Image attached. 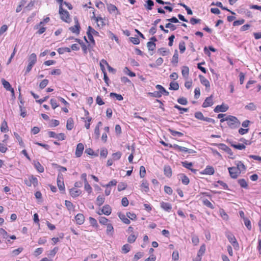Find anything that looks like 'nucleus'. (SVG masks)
Returning a JSON list of instances; mask_svg holds the SVG:
<instances>
[{"label":"nucleus","instance_id":"obj_1","mask_svg":"<svg viewBox=\"0 0 261 261\" xmlns=\"http://www.w3.org/2000/svg\"><path fill=\"white\" fill-rule=\"evenodd\" d=\"M226 121L228 126L231 129H235L240 127L241 123L239 119L235 116L228 115L224 118L220 119L221 123Z\"/></svg>","mask_w":261,"mask_h":261},{"label":"nucleus","instance_id":"obj_2","mask_svg":"<svg viewBox=\"0 0 261 261\" xmlns=\"http://www.w3.org/2000/svg\"><path fill=\"white\" fill-rule=\"evenodd\" d=\"M37 62V56L35 53L31 54L28 57V65L26 68L25 73H29L32 69L33 66Z\"/></svg>","mask_w":261,"mask_h":261},{"label":"nucleus","instance_id":"obj_3","mask_svg":"<svg viewBox=\"0 0 261 261\" xmlns=\"http://www.w3.org/2000/svg\"><path fill=\"white\" fill-rule=\"evenodd\" d=\"M59 13L60 15V18L63 21L67 23H70L71 22V19L69 12L63 9L62 5L59 6Z\"/></svg>","mask_w":261,"mask_h":261},{"label":"nucleus","instance_id":"obj_4","mask_svg":"<svg viewBox=\"0 0 261 261\" xmlns=\"http://www.w3.org/2000/svg\"><path fill=\"white\" fill-rule=\"evenodd\" d=\"M226 237H227L229 242L232 244L234 249L236 250H239V245L234 236L231 232H228L226 233Z\"/></svg>","mask_w":261,"mask_h":261},{"label":"nucleus","instance_id":"obj_5","mask_svg":"<svg viewBox=\"0 0 261 261\" xmlns=\"http://www.w3.org/2000/svg\"><path fill=\"white\" fill-rule=\"evenodd\" d=\"M57 186L62 193L65 192V187L64 182L63 175L61 173H59L57 179Z\"/></svg>","mask_w":261,"mask_h":261},{"label":"nucleus","instance_id":"obj_6","mask_svg":"<svg viewBox=\"0 0 261 261\" xmlns=\"http://www.w3.org/2000/svg\"><path fill=\"white\" fill-rule=\"evenodd\" d=\"M84 110L85 117L81 118L82 120L84 122L85 127L87 129H89L90 126V123L92 121V117L89 116V112L86 109Z\"/></svg>","mask_w":261,"mask_h":261},{"label":"nucleus","instance_id":"obj_7","mask_svg":"<svg viewBox=\"0 0 261 261\" xmlns=\"http://www.w3.org/2000/svg\"><path fill=\"white\" fill-rule=\"evenodd\" d=\"M112 213V208L109 204H106L99 210L97 212V214L101 215L104 214L107 216L110 215Z\"/></svg>","mask_w":261,"mask_h":261},{"label":"nucleus","instance_id":"obj_8","mask_svg":"<svg viewBox=\"0 0 261 261\" xmlns=\"http://www.w3.org/2000/svg\"><path fill=\"white\" fill-rule=\"evenodd\" d=\"M74 20L75 24L74 26L70 27L69 29L72 33L79 35L80 34L81 29L80 24L77 17H74Z\"/></svg>","mask_w":261,"mask_h":261},{"label":"nucleus","instance_id":"obj_9","mask_svg":"<svg viewBox=\"0 0 261 261\" xmlns=\"http://www.w3.org/2000/svg\"><path fill=\"white\" fill-rule=\"evenodd\" d=\"M228 170L230 177L233 179H236L240 174V171L237 167H229Z\"/></svg>","mask_w":261,"mask_h":261},{"label":"nucleus","instance_id":"obj_10","mask_svg":"<svg viewBox=\"0 0 261 261\" xmlns=\"http://www.w3.org/2000/svg\"><path fill=\"white\" fill-rule=\"evenodd\" d=\"M92 17V19L97 23V25L98 28H101L106 25L105 18H102L101 16H95L94 13Z\"/></svg>","mask_w":261,"mask_h":261},{"label":"nucleus","instance_id":"obj_11","mask_svg":"<svg viewBox=\"0 0 261 261\" xmlns=\"http://www.w3.org/2000/svg\"><path fill=\"white\" fill-rule=\"evenodd\" d=\"M84 150V145L82 143H79L77 144L75 151V155L76 158L81 157L83 153V151Z\"/></svg>","mask_w":261,"mask_h":261},{"label":"nucleus","instance_id":"obj_12","mask_svg":"<svg viewBox=\"0 0 261 261\" xmlns=\"http://www.w3.org/2000/svg\"><path fill=\"white\" fill-rule=\"evenodd\" d=\"M229 109L228 106L226 105L222 104L221 105H218L217 106L214 111L215 113H218V112H226Z\"/></svg>","mask_w":261,"mask_h":261},{"label":"nucleus","instance_id":"obj_13","mask_svg":"<svg viewBox=\"0 0 261 261\" xmlns=\"http://www.w3.org/2000/svg\"><path fill=\"white\" fill-rule=\"evenodd\" d=\"M74 220L77 224L82 225L84 223L85 218L83 214L79 213L75 215Z\"/></svg>","mask_w":261,"mask_h":261},{"label":"nucleus","instance_id":"obj_14","mask_svg":"<svg viewBox=\"0 0 261 261\" xmlns=\"http://www.w3.org/2000/svg\"><path fill=\"white\" fill-rule=\"evenodd\" d=\"M29 182H25V184H27V186L29 187H31L32 185H33L34 187H36L38 186V181L37 178L36 177L32 175L29 178Z\"/></svg>","mask_w":261,"mask_h":261},{"label":"nucleus","instance_id":"obj_15","mask_svg":"<svg viewBox=\"0 0 261 261\" xmlns=\"http://www.w3.org/2000/svg\"><path fill=\"white\" fill-rule=\"evenodd\" d=\"M213 104V95H211L210 96L206 98L202 105V107L203 108H207L212 106Z\"/></svg>","mask_w":261,"mask_h":261},{"label":"nucleus","instance_id":"obj_16","mask_svg":"<svg viewBox=\"0 0 261 261\" xmlns=\"http://www.w3.org/2000/svg\"><path fill=\"white\" fill-rule=\"evenodd\" d=\"M69 194L71 196L75 198L80 196L82 194V191L75 188H72L69 190Z\"/></svg>","mask_w":261,"mask_h":261},{"label":"nucleus","instance_id":"obj_17","mask_svg":"<svg viewBox=\"0 0 261 261\" xmlns=\"http://www.w3.org/2000/svg\"><path fill=\"white\" fill-rule=\"evenodd\" d=\"M199 78L200 80V81L201 83L204 85L206 88H210V84L209 81L205 78V77L202 75H199Z\"/></svg>","mask_w":261,"mask_h":261},{"label":"nucleus","instance_id":"obj_18","mask_svg":"<svg viewBox=\"0 0 261 261\" xmlns=\"http://www.w3.org/2000/svg\"><path fill=\"white\" fill-rule=\"evenodd\" d=\"M178 62V54L177 49L175 50L174 54L173 56L171 63L173 66H176Z\"/></svg>","mask_w":261,"mask_h":261},{"label":"nucleus","instance_id":"obj_19","mask_svg":"<svg viewBox=\"0 0 261 261\" xmlns=\"http://www.w3.org/2000/svg\"><path fill=\"white\" fill-rule=\"evenodd\" d=\"M214 172V168L212 166H207L201 173L203 174L213 175Z\"/></svg>","mask_w":261,"mask_h":261},{"label":"nucleus","instance_id":"obj_20","mask_svg":"<svg viewBox=\"0 0 261 261\" xmlns=\"http://www.w3.org/2000/svg\"><path fill=\"white\" fill-rule=\"evenodd\" d=\"M43 24V22H40L35 27V29H38L37 33L39 34H42L46 31V28L42 26Z\"/></svg>","mask_w":261,"mask_h":261},{"label":"nucleus","instance_id":"obj_21","mask_svg":"<svg viewBox=\"0 0 261 261\" xmlns=\"http://www.w3.org/2000/svg\"><path fill=\"white\" fill-rule=\"evenodd\" d=\"M104 130L105 132L102 134L101 139L102 142L106 143L107 141L108 134L109 133V127L108 126L105 127Z\"/></svg>","mask_w":261,"mask_h":261},{"label":"nucleus","instance_id":"obj_22","mask_svg":"<svg viewBox=\"0 0 261 261\" xmlns=\"http://www.w3.org/2000/svg\"><path fill=\"white\" fill-rule=\"evenodd\" d=\"M107 229L106 233L108 235L112 236L114 234V229L113 225L111 223L106 225Z\"/></svg>","mask_w":261,"mask_h":261},{"label":"nucleus","instance_id":"obj_23","mask_svg":"<svg viewBox=\"0 0 261 261\" xmlns=\"http://www.w3.org/2000/svg\"><path fill=\"white\" fill-rule=\"evenodd\" d=\"M238 183L239 184L241 188H244L245 189H249L248 185L245 179H239L238 180Z\"/></svg>","mask_w":261,"mask_h":261},{"label":"nucleus","instance_id":"obj_24","mask_svg":"<svg viewBox=\"0 0 261 261\" xmlns=\"http://www.w3.org/2000/svg\"><path fill=\"white\" fill-rule=\"evenodd\" d=\"M105 201V197L103 195H98L96 200V204L100 206L102 205Z\"/></svg>","mask_w":261,"mask_h":261},{"label":"nucleus","instance_id":"obj_25","mask_svg":"<svg viewBox=\"0 0 261 261\" xmlns=\"http://www.w3.org/2000/svg\"><path fill=\"white\" fill-rule=\"evenodd\" d=\"M119 218L120 220L125 224H129L130 223V220L127 218L126 215L125 216L123 214L119 213L118 214Z\"/></svg>","mask_w":261,"mask_h":261},{"label":"nucleus","instance_id":"obj_26","mask_svg":"<svg viewBox=\"0 0 261 261\" xmlns=\"http://www.w3.org/2000/svg\"><path fill=\"white\" fill-rule=\"evenodd\" d=\"M65 205L68 211H74L75 206L73 205V204L71 201H68V200H65Z\"/></svg>","mask_w":261,"mask_h":261},{"label":"nucleus","instance_id":"obj_27","mask_svg":"<svg viewBox=\"0 0 261 261\" xmlns=\"http://www.w3.org/2000/svg\"><path fill=\"white\" fill-rule=\"evenodd\" d=\"M74 127V121L72 118H69L67 120L66 128L68 130H71Z\"/></svg>","mask_w":261,"mask_h":261},{"label":"nucleus","instance_id":"obj_28","mask_svg":"<svg viewBox=\"0 0 261 261\" xmlns=\"http://www.w3.org/2000/svg\"><path fill=\"white\" fill-rule=\"evenodd\" d=\"M141 190L145 192H147L149 190V184L146 180H143V181L141 185Z\"/></svg>","mask_w":261,"mask_h":261},{"label":"nucleus","instance_id":"obj_29","mask_svg":"<svg viewBox=\"0 0 261 261\" xmlns=\"http://www.w3.org/2000/svg\"><path fill=\"white\" fill-rule=\"evenodd\" d=\"M216 6L220 8L222 10H225V11H227L230 12L232 15H236V13L228 9L227 7H224L222 5V4L220 2H217L216 3Z\"/></svg>","mask_w":261,"mask_h":261},{"label":"nucleus","instance_id":"obj_30","mask_svg":"<svg viewBox=\"0 0 261 261\" xmlns=\"http://www.w3.org/2000/svg\"><path fill=\"white\" fill-rule=\"evenodd\" d=\"M181 73L185 78H188L189 73V68L188 66H184L182 67Z\"/></svg>","mask_w":261,"mask_h":261},{"label":"nucleus","instance_id":"obj_31","mask_svg":"<svg viewBox=\"0 0 261 261\" xmlns=\"http://www.w3.org/2000/svg\"><path fill=\"white\" fill-rule=\"evenodd\" d=\"M109 65L107 61L105 59H102L100 62V69L102 72H105L106 71L105 66H106L107 67Z\"/></svg>","mask_w":261,"mask_h":261},{"label":"nucleus","instance_id":"obj_32","mask_svg":"<svg viewBox=\"0 0 261 261\" xmlns=\"http://www.w3.org/2000/svg\"><path fill=\"white\" fill-rule=\"evenodd\" d=\"M13 135L15 138L17 139L19 145L21 147H24V144L22 140V138L16 132H14Z\"/></svg>","mask_w":261,"mask_h":261},{"label":"nucleus","instance_id":"obj_33","mask_svg":"<svg viewBox=\"0 0 261 261\" xmlns=\"http://www.w3.org/2000/svg\"><path fill=\"white\" fill-rule=\"evenodd\" d=\"M9 130L7 122L5 120L1 124V131L3 133L8 132Z\"/></svg>","mask_w":261,"mask_h":261},{"label":"nucleus","instance_id":"obj_34","mask_svg":"<svg viewBox=\"0 0 261 261\" xmlns=\"http://www.w3.org/2000/svg\"><path fill=\"white\" fill-rule=\"evenodd\" d=\"M164 175L168 177L172 176V170L169 166H164Z\"/></svg>","mask_w":261,"mask_h":261},{"label":"nucleus","instance_id":"obj_35","mask_svg":"<svg viewBox=\"0 0 261 261\" xmlns=\"http://www.w3.org/2000/svg\"><path fill=\"white\" fill-rule=\"evenodd\" d=\"M122 153L120 151H117L116 152L113 153L112 154V159L114 161H118L121 158Z\"/></svg>","mask_w":261,"mask_h":261},{"label":"nucleus","instance_id":"obj_36","mask_svg":"<svg viewBox=\"0 0 261 261\" xmlns=\"http://www.w3.org/2000/svg\"><path fill=\"white\" fill-rule=\"evenodd\" d=\"M237 165V168L239 169V171H240V173L241 171H245L246 169V166L241 161H238L237 163H236Z\"/></svg>","mask_w":261,"mask_h":261},{"label":"nucleus","instance_id":"obj_37","mask_svg":"<svg viewBox=\"0 0 261 261\" xmlns=\"http://www.w3.org/2000/svg\"><path fill=\"white\" fill-rule=\"evenodd\" d=\"M57 51L59 54H63L64 53L71 52V49L67 47H60L57 49Z\"/></svg>","mask_w":261,"mask_h":261},{"label":"nucleus","instance_id":"obj_38","mask_svg":"<svg viewBox=\"0 0 261 261\" xmlns=\"http://www.w3.org/2000/svg\"><path fill=\"white\" fill-rule=\"evenodd\" d=\"M110 96L111 97L115 98L117 100L119 101L122 100L123 99V96L119 94L115 93H110Z\"/></svg>","mask_w":261,"mask_h":261},{"label":"nucleus","instance_id":"obj_39","mask_svg":"<svg viewBox=\"0 0 261 261\" xmlns=\"http://www.w3.org/2000/svg\"><path fill=\"white\" fill-rule=\"evenodd\" d=\"M98 221L100 224L101 225H107L109 224V220L105 217H99L98 218Z\"/></svg>","mask_w":261,"mask_h":261},{"label":"nucleus","instance_id":"obj_40","mask_svg":"<svg viewBox=\"0 0 261 261\" xmlns=\"http://www.w3.org/2000/svg\"><path fill=\"white\" fill-rule=\"evenodd\" d=\"M163 93L161 91H155L154 92H149L148 95L155 97H160L162 96Z\"/></svg>","mask_w":261,"mask_h":261},{"label":"nucleus","instance_id":"obj_41","mask_svg":"<svg viewBox=\"0 0 261 261\" xmlns=\"http://www.w3.org/2000/svg\"><path fill=\"white\" fill-rule=\"evenodd\" d=\"M179 89V84L177 82H171L170 84L169 89L177 90Z\"/></svg>","mask_w":261,"mask_h":261},{"label":"nucleus","instance_id":"obj_42","mask_svg":"<svg viewBox=\"0 0 261 261\" xmlns=\"http://www.w3.org/2000/svg\"><path fill=\"white\" fill-rule=\"evenodd\" d=\"M34 166L39 172L42 173L44 172V167L39 162H37L35 163Z\"/></svg>","mask_w":261,"mask_h":261},{"label":"nucleus","instance_id":"obj_43","mask_svg":"<svg viewBox=\"0 0 261 261\" xmlns=\"http://www.w3.org/2000/svg\"><path fill=\"white\" fill-rule=\"evenodd\" d=\"M2 84L4 86V87L8 91L10 89H11L12 88L10 84L8 81L5 80L4 79H2Z\"/></svg>","mask_w":261,"mask_h":261},{"label":"nucleus","instance_id":"obj_44","mask_svg":"<svg viewBox=\"0 0 261 261\" xmlns=\"http://www.w3.org/2000/svg\"><path fill=\"white\" fill-rule=\"evenodd\" d=\"M87 34H92V35H95L97 36L98 35V32L95 30L93 28H92L91 27L89 26L88 28V31L87 32Z\"/></svg>","mask_w":261,"mask_h":261},{"label":"nucleus","instance_id":"obj_45","mask_svg":"<svg viewBox=\"0 0 261 261\" xmlns=\"http://www.w3.org/2000/svg\"><path fill=\"white\" fill-rule=\"evenodd\" d=\"M89 220L90 224L92 226L94 227H97L98 226L97 222L95 218L90 217Z\"/></svg>","mask_w":261,"mask_h":261},{"label":"nucleus","instance_id":"obj_46","mask_svg":"<svg viewBox=\"0 0 261 261\" xmlns=\"http://www.w3.org/2000/svg\"><path fill=\"white\" fill-rule=\"evenodd\" d=\"M179 49L181 54L185 52L186 50L185 42L184 41H181L179 43Z\"/></svg>","mask_w":261,"mask_h":261},{"label":"nucleus","instance_id":"obj_47","mask_svg":"<svg viewBox=\"0 0 261 261\" xmlns=\"http://www.w3.org/2000/svg\"><path fill=\"white\" fill-rule=\"evenodd\" d=\"M245 108L246 110H248L250 111H254L256 109V106L253 102H250L248 105H246L245 107Z\"/></svg>","mask_w":261,"mask_h":261},{"label":"nucleus","instance_id":"obj_48","mask_svg":"<svg viewBox=\"0 0 261 261\" xmlns=\"http://www.w3.org/2000/svg\"><path fill=\"white\" fill-rule=\"evenodd\" d=\"M87 36H88V39H89V40L90 41V42L91 43V44L88 45V46H89V48H93L95 44L93 37L92 35V34H87Z\"/></svg>","mask_w":261,"mask_h":261},{"label":"nucleus","instance_id":"obj_49","mask_svg":"<svg viewBox=\"0 0 261 261\" xmlns=\"http://www.w3.org/2000/svg\"><path fill=\"white\" fill-rule=\"evenodd\" d=\"M206 247L205 244H202L198 251L197 255L198 256H202L205 251Z\"/></svg>","mask_w":261,"mask_h":261},{"label":"nucleus","instance_id":"obj_50","mask_svg":"<svg viewBox=\"0 0 261 261\" xmlns=\"http://www.w3.org/2000/svg\"><path fill=\"white\" fill-rule=\"evenodd\" d=\"M194 116L196 119H197L198 120H204V118H205L203 116V114L201 112H199V111L195 112Z\"/></svg>","mask_w":261,"mask_h":261},{"label":"nucleus","instance_id":"obj_51","mask_svg":"<svg viewBox=\"0 0 261 261\" xmlns=\"http://www.w3.org/2000/svg\"><path fill=\"white\" fill-rule=\"evenodd\" d=\"M181 164L183 167L186 168L189 170L191 169V167L193 166V163L192 162H188V161H186L182 162Z\"/></svg>","mask_w":261,"mask_h":261},{"label":"nucleus","instance_id":"obj_52","mask_svg":"<svg viewBox=\"0 0 261 261\" xmlns=\"http://www.w3.org/2000/svg\"><path fill=\"white\" fill-rule=\"evenodd\" d=\"M203 203L204 205L206 206L207 207H208L211 209L215 208V207L213 205V204L207 199L203 200Z\"/></svg>","mask_w":261,"mask_h":261},{"label":"nucleus","instance_id":"obj_53","mask_svg":"<svg viewBox=\"0 0 261 261\" xmlns=\"http://www.w3.org/2000/svg\"><path fill=\"white\" fill-rule=\"evenodd\" d=\"M126 187L127 184L126 183L123 182H120L118 185V190L119 191L124 190Z\"/></svg>","mask_w":261,"mask_h":261},{"label":"nucleus","instance_id":"obj_54","mask_svg":"<svg viewBox=\"0 0 261 261\" xmlns=\"http://www.w3.org/2000/svg\"><path fill=\"white\" fill-rule=\"evenodd\" d=\"M168 130L170 132L171 134L173 136H178V137H181L184 135L183 133L179 132L173 130L170 128H169Z\"/></svg>","mask_w":261,"mask_h":261},{"label":"nucleus","instance_id":"obj_55","mask_svg":"<svg viewBox=\"0 0 261 261\" xmlns=\"http://www.w3.org/2000/svg\"><path fill=\"white\" fill-rule=\"evenodd\" d=\"M219 212L221 215V216L224 220H227L228 219V215L225 213V211L223 209L221 208L219 210Z\"/></svg>","mask_w":261,"mask_h":261},{"label":"nucleus","instance_id":"obj_56","mask_svg":"<svg viewBox=\"0 0 261 261\" xmlns=\"http://www.w3.org/2000/svg\"><path fill=\"white\" fill-rule=\"evenodd\" d=\"M81 47H82V50L84 53V54L86 55L87 54V49L88 48L89 49H91L92 48H90L89 47L88 45L87 46V45L84 43H81Z\"/></svg>","mask_w":261,"mask_h":261},{"label":"nucleus","instance_id":"obj_57","mask_svg":"<svg viewBox=\"0 0 261 261\" xmlns=\"http://www.w3.org/2000/svg\"><path fill=\"white\" fill-rule=\"evenodd\" d=\"M146 5H145L146 8L148 10H151L152 7L154 5V3L151 0H147L146 2Z\"/></svg>","mask_w":261,"mask_h":261},{"label":"nucleus","instance_id":"obj_58","mask_svg":"<svg viewBox=\"0 0 261 261\" xmlns=\"http://www.w3.org/2000/svg\"><path fill=\"white\" fill-rule=\"evenodd\" d=\"M23 250V248L22 247H19L17 249H14L12 251V253L14 256H17L19 255L22 251Z\"/></svg>","mask_w":261,"mask_h":261},{"label":"nucleus","instance_id":"obj_59","mask_svg":"<svg viewBox=\"0 0 261 261\" xmlns=\"http://www.w3.org/2000/svg\"><path fill=\"white\" fill-rule=\"evenodd\" d=\"M136 239V236H135L134 234H132L128 236L127 238V242L129 243H133L135 242Z\"/></svg>","mask_w":261,"mask_h":261},{"label":"nucleus","instance_id":"obj_60","mask_svg":"<svg viewBox=\"0 0 261 261\" xmlns=\"http://www.w3.org/2000/svg\"><path fill=\"white\" fill-rule=\"evenodd\" d=\"M177 102L182 105H186L188 103V101L185 97H181L177 99Z\"/></svg>","mask_w":261,"mask_h":261},{"label":"nucleus","instance_id":"obj_61","mask_svg":"<svg viewBox=\"0 0 261 261\" xmlns=\"http://www.w3.org/2000/svg\"><path fill=\"white\" fill-rule=\"evenodd\" d=\"M48 80L47 79H44L42 80L40 84H39V87L40 89H43L48 84Z\"/></svg>","mask_w":261,"mask_h":261},{"label":"nucleus","instance_id":"obj_62","mask_svg":"<svg viewBox=\"0 0 261 261\" xmlns=\"http://www.w3.org/2000/svg\"><path fill=\"white\" fill-rule=\"evenodd\" d=\"M126 216L132 220H135L137 219V216L135 213L131 212L126 213Z\"/></svg>","mask_w":261,"mask_h":261},{"label":"nucleus","instance_id":"obj_63","mask_svg":"<svg viewBox=\"0 0 261 261\" xmlns=\"http://www.w3.org/2000/svg\"><path fill=\"white\" fill-rule=\"evenodd\" d=\"M146 175V169L143 166H141L140 168V176L141 178L145 177Z\"/></svg>","mask_w":261,"mask_h":261},{"label":"nucleus","instance_id":"obj_64","mask_svg":"<svg viewBox=\"0 0 261 261\" xmlns=\"http://www.w3.org/2000/svg\"><path fill=\"white\" fill-rule=\"evenodd\" d=\"M108 150L106 148H102L100 150V155L101 157L106 158L108 155Z\"/></svg>","mask_w":261,"mask_h":261}]
</instances>
